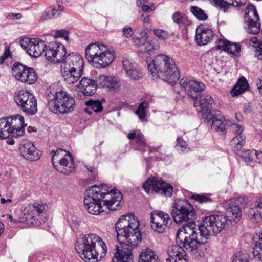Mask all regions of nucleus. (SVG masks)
I'll list each match as a JSON object with an SVG mask.
<instances>
[{"instance_id": "nucleus-37", "label": "nucleus", "mask_w": 262, "mask_h": 262, "mask_svg": "<svg viewBox=\"0 0 262 262\" xmlns=\"http://www.w3.org/2000/svg\"><path fill=\"white\" fill-rule=\"evenodd\" d=\"M190 11L199 20L204 21L207 20L208 18V15L202 9L198 6H191L190 8Z\"/></svg>"}, {"instance_id": "nucleus-6", "label": "nucleus", "mask_w": 262, "mask_h": 262, "mask_svg": "<svg viewBox=\"0 0 262 262\" xmlns=\"http://www.w3.org/2000/svg\"><path fill=\"white\" fill-rule=\"evenodd\" d=\"M46 59L55 63H62V67L83 71L84 61L82 57L76 53L67 55L64 45L57 42H51L46 52Z\"/></svg>"}, {"instance_id": "nucleus-3", "label": "nucleus", "mask_w": 262, "mask_h": 262, "mask_svg": "<svg viewBox=\"0 0 262 262\" xmlns=\"http://www.w3.org/2000/svg\"><path fill=\"white\" fill-rule=\"evenodd\" d=\"M176 241L177 245L170 246L167 249V262H187L186 253L195 258L201 257L207 249L200 245L195 231L186 225L178 230Z\"/></svg>"}, {"instance_id": "nucleus-39", "label": "nucleus", "mask_w": 262, "mask_h": 262, "mask_svg": "<svg viewBox=\"0 0 262 262\" xmlns=\"http://www.w3.org/2000/svg\"><path fill=\"white\" fill-rule=\"evenodd\" d=\"M203 117L205 118L206 120L209 122H211L214 120L224 118L221 111L217 110H210L206 115L203 116Z\"/></svg>"}, {"instance_id": "nucleus-35", "label": "nucleus", "mask_w": 262, "mask_h": 262, "mask_svg": "<svg viewBox=\"0 0 262 262\" xmlns=\"http://www.w3.org/2000/svg\"><path fill=\"white\" fill-rule=\"evenodd\" d=\"M252 254L254 259L262 261V230L259 235V239L253 248Z\"/></svg>"}, {"instance_id": "nucleus-31", "label": "nucleus", "mask_w": 262, "mask_h": 262, "mask_svg": "<svg viewBox=\"0 0 262 262\" xmlns=\"http://www.w3.org/2000/svg\"><path fill=\"white\" fill-rule=\"evenodd\" d=\"M9 119V123L14 132L18 129H21L24 131V126H26L24 123V118L20 114H16L10 117H7Z\"/></svg>"}, {"instance_id": "nucleus-2", "label": "nucleus", "mask_w": 262, "mask_h": 262, "mask_svg": "<svg viewBox=\"0 0 262 262\" xmlns=\"http://www.w3.org/2000/svg\"><path fill=\"white\" fill-rule=\"evenodd\" d=\"M84 205L88 212L98 215L118 210L123 204V195L120 191L109 190L106 185H94L86 190Z\"/></svg>"}, {"instance_id": "nucleus-10", "label": "nucleus", "mask_w": 262, "mask_h": 262, "mask_svg": "<svg viewBox=\"0 0 262 262\" xmlns=\"http://www.w3.org/2000/svg\"><path fill=\"white\" fill-rule=\"evenodd\" d=\"M196 215L195 210L191 204L187 200H176L171 207V216L177 224L188 222L185 226L191 223Z\"/></svg>"}, {"instance_id": "nucleus-22", "label": "nucleus", "mask_w": 262, "mask_h": 262, "mask_svg": "<svg viewBox=\"0 0 262 262\" xmlns=\"http://www.w3.org/2000/svg\"><path fill=\"white\" fill-rule=\"evenodd\" d=\"M61 73L64 81L69 84H72L79 80L82 76L83 71L62 67Z\"/></svg>"}, {"instance_id": "nucleus-17", "label": "nucleus", "mask_w": 262, "mask_h": 262, "mask_svg": "<svg viewBox=\"0 0 262 262\" xmlns=\"http://www.w3.org/2000/svg\"><path fill=\"white\" fill-rule=\"evenodd\" d=\"M58 163L53 164L54 168L64 174H69L74 171V159L71 154L68 152L58 161Z\"/></svg>"}, {"instance_id": "nucleus-16", "label": "nucleus", "mask_w": 262, "mask_h": 262, "mask_svg": "<svg viewBox=\"0 0 262 262\" xmlns=\"http://www.w3.org/2000/svg\"><path fill=\"white\" fill-rule=\"evenodd\" d=\"M20 151L23 157L30 161L38 160L41 151L37 149L34 144L29 141H23L20 147Z\"/></svg>"}, {"instance_id": "nucleus-41", "label": "nucleus", "mask_w": 262, "mask_h": 262, "mask_svg": "<svg viewBox=\"0 0 262 262\" xmlns=\"http://www.w3.org/2000/svg\"><path fill=\"white\" fill-rule=\"evenodd\" d=\"M242 159L245 162H251L255 159L256 150H247L246 151H242L239 154Z\"/></svg>"}, {"instance_id": "nucleus-12", "label": "nucleus", "mask_w": 262, "mask_h": 262, "mask_svg": "<svg viewBox=\"0 0 262 262\" xmlns=\"http://www.w3.org/2000/svg\"><path fill=\"white\" fill-rule=\"evenodd\" d=\"M12 72L16 79L27 84H32L37 79V73L33 68L18 62L13 64Z\"/></svg>"}, {"instance_id": "nucleus-63", "label": "nucleus", "mask_w": 262, "mask_h": 262, "mask_svg": "<svg viewBox=\"0 0 262 262\" xmlns=\"http://www.w3.org/2000/svg\"><path fill=\"white\" fill-rule=\"evenodd\" d=\"M255 204V207L258 209L257 211L262 214V197L257 199Z\"/></svg>"}, {"instance_id": "nucleus-5", "label": "nucleus", "mask_w": 262, "mask_h": 262, "mask_svg": "<svg viewBox=\"0 0 262 262\" xmlns=\"http://www.w3.org/2000/svg\"><path fill=\"white\" fill-rule=\"evenodd\" d=\"M227 224L226 217L222 214H212L203 218L202 223L198 226L195 223L187 225L195 231L200 245L207 248L206 245L209 237L220 233Z\"/></svg>"}, {"instance_id": "nucleus-33", "label": "nucleus", "mask_w": 262, "mask_h": 262, "mask_svg": "<svg viewBox=\"0 0 262 262\" xmlns=\"http://www.w3.org/2000/svg\"><path fill=\"white\" fill-rule=\"evenodd\" d=\"M85 105L89 107L84 108V112L89 115L92 114V111L90 110L94 111L95 112H101L103 110L102 103L98 100H89L85 102Z\"/></svg>"}, {"instance_id": "nucleus-19", "label": "nucleus", "mask_w": 262, "mask_h": 262, "mask_svg": "<svg viewBox=\"0 0 262 262\" xmlns=\"http://www.w3.org/2000/svg\"><path fill=\"white\" fill-rule=\"evenodd\" d=\"M214 33L212 29L205 25H200L196 30L195 40L199 46H204L210 42Z\"/></svg>"}, {"instance_id": "nucleus-9", "label": "nucleus", "mask_w": 262, "mask_h": 262, "mask_svg": "<svg viewBox=\"0 0 262 262\" xmlns=\"http://www.w3.org/2000/svg\"><path fill=\"white\" fill-rule=\"evenodd\" d=\"M46 94L48 105L52 111L66 114L73 110L75 100L66 92L62 90L56 91L50 88L47 90Z\"/></svg>"}, {"instance_id": "nucleus-30", "label": "nucleus", "mask_w": 262, "mask_h": 262, "mask_svg": "<svg viewBox=\"0 0 262 262\" xmlns=\"http://www.w3.org/2000/svg\"><path fill=\"white\" fill-rule=\"evenodd\" d=\"M139 262H159L158 258L152 250L146 248L143 249L139 256Z\"/></svg>"}, {"instance_id": "nucleus-59", "label": "nucleus", "mask_w": 262, "mask_h": 262, "mask_svg": "<svg viewBox=\"0 0 262 262\" xmlns=\"http://www.w3.org/2000/svg\"><path fill=\"white\" fill-rule=\"evenodd\" d=\"M133 29L131 27H124L122 29V35L125 38H128L133 34Z\"/></svg>"}, {"instance_id": "nucleus-36", "label": "nucleus", "mask_w": 262, "mask_h": 262, "mask_svg": "<svg viewBox=\"0 0 262 262\" xmlns=\"http://www.w3.org/2000/svg\"><path fill=\"white\" fill-rule=\"evenodd\" d=\"M211 122V128L216 131H220L223 135L226 133V121L225 118L214 120Z\"/></svg>"}, {"instance_id": "nucleus-13", "label": "nucleus", "mask_w": 262, "mask_h": 262, "mask_svg": "<svg viewBox=\"0 0 262 262\" xmlns=\"http://www.w3.org/2000/svg\"><path fill=\"white\" fill-rule=\"evenodd\" d=\"M144 190L148 193L150 191L163 195L171 196L172 194L173 188L170 184L164 181L158 180L155 177H149L143 186Z\"/></svg>"}, {"instance_id": "nucleus-32", "label": "nucleus", "mask_w": 262, "mask_h": 262, "mask_svg": "<svg viewBox=\"0 0 262 262\" xmlns=\"http://www.w3.org/2000/svg\"><path fill=\"white\" fill-rule=\"evenodd\" d=\"M61 12L62 8H60L59 9H57L56 6H50L45 11L43 14L40 17V20L41 21H45L58 17Z\"/></svg>"}, {"instance_id": "nucleus-48", "label": "nucleus", "mask_w": 262, "mask_h": 262, "mask_svg": "<svg viewBox=\"0 0 262 262\" xmlns=\"http://www.w3.org/2000/svg\"><path fill=\"white\" fill-rule=\"evenodd\" d=\"M32 38L28 37H24L19 41L20 46L26 51L27 53L30 46L32 45Z\"/></svg>"}, {"instance_id": "nucleus-43", "label": "nucleus", "mask_w": 262, "mask_h": 262, "mask_svg": "<svg viewBox=\"0 0 262 262\" xmlns=\"http://www.w3.org/2000/svg\"><path fill=\"white\" fill-rule=\"evenodd\" d=\"M241 50V46L237 43L229 42L227 48H226V52L232 54L234 55H237Z\"/></svg>"}, {"instance_id": "nucleus-62", "label": "nucleus", "mask_w": 262, "mask_h": 262, "mask_svg": "<svg viewBox=\"0 0 262 262\" xmlns=\"http://www.w3.org/2000/svg\"><path fill=\"white\" fill-rule=\"evenodd\" d=\"M11 56V54L10 51V48L9 47L6 46L5 48V51L4 54L1 57V62H2L5 59Z\"/></svg>"}, {"instance_id": "nucleus-21", "label": "nucleus", "mask_w": 262, "mask_h": 262, "mask_svg": "<svg viewBox=\"0 0 262 262\" xmlns=\"http://www.w3.org/2000/svg\"><path fill=\"white\" fill-rule=\"evenodd\" d=\"M49 44L46 46L44 41L38 38H32V45L30 46L27 51V53L30 56L37 58L41 55L42 53L45 52V56H46V52L47 50Z\"/></svg>"}, {"instance_id": "nucleus-24", "label": "nucleus", "mask_w": 262, "mask_h": 262, "mask_svg": "<svg viewBox=\"0 0 262 262\" xmlns=\"http://www.w3.org/2000/svg\"><path fill=\"white\" fill-rule=\"evenodd\" d=\"M78 86L82 90L85 96H91L94 94L97 89V82L85 77H82Z\"/></svg>"}, {"instance_id": "nucleus-11", "label": "nucleus", "mask_w": 262, "mask_h": 262, "mask_svg": "<svg viewBox=\"0 0 262 262\" xmlns=\"http://www.w3.org/2000/svg\"><path fill=\"white\" fill-rule=\"evenodd\" d=\"M13 99L18 107L26 115L33 116L37 112V102L33 94L27 90L16 91Z\"/></svg>"}, {"instance_id": "nucleus-53", "label": "nucleus", "mask_w": 262, "mask_h": 262, "mask_svg": "<svg viewBox=\"0 0 262 262\" xmlns=\"http://www.w3.org/2000/svg\"><path fill=\"white\" fill-rule=\"evenodd\" d=\"M45 206L39 203H35L33 205V212L35 215H39L41 213L43 212V211L45 209Z\"/></svg>"}, {"instance_id": "nucleus-38", "label": "nucleus", "mask_w": 262, "mask_h": 262, "mask_svg": "<svg viewBox=\"0 0 262 262\" xmlns=\"http://www.w3.org/2000/svg\"><path fill=\"white\" fill-rule=\"evenodd\" d=\"M148 106L149 103L148 102L143 101L139 104L137 110L135 111V114L142 121L145 120L146 110L148 108Z\"/></svg>"}, {"instance_id": "nucleus-18", "label": "nucleus", "mask_w": 262, "mask_h": 262, "mask_svg": "<svg viewBox=\"0 0 262 262\" xmlns=\"http://www.w3.org/2000/svg\"><path fill=\"white\" fill-rule=\"evenodd\" d=\"M24 133L25 131L21 129L14 132L7 118L0 119V139H7L10 137L17 138L23 136Z\"/></svg>"}, {"instance_id": "nucleus-28", "label": "nucleus", "mask_w": 262, "mask_h": 262, "mask_svg": "<svg viewBox=\"0 0 262 262\" xmlns=\"http://www.w3.org/2000/svg\"><path fill=\"white\" fill-rule=\"evenodd\" d=\"M151 221L164 223L167 227H169L172 221L169 214L162 211L156 210L151 213Z\"/></svg>"}, {"instance_id": "nucleus-1", "label": "nucleus", "mask_w": 262, "mask_h": 262, "mask_svg": "<svg viewBox=\"0 0 262 262\" xmlns=\"http://www.w3.org/2000/svg\"><path fill=\"white\" fill-rule=\"evenodd\" d=\"M139 225V220L134 213L123 215L119 219L115 225L117 239L120 245L128 246L127 251L117 247L112 262H133L132 249L136 248L142 239Z\"/></svg>"}, {"instance_id": "nucleus-8", "label": "nucleus", "mask_w": 262, "mask_h": 262, "mask_svg": "<svg viewBox=\"0 0 262 262\" xmlns=\"http://www.w3.org/2000/svg\"><path fill=\"white\" fill-rule=\"evenodd\" d=\"M88 61L96 68H105L114 60L115 54L112 50L103 45L96 42L89 44L85 51Z\"/></svg>"}, {"instance_id": "nucleus-51", "label": "nucleus", "mask_w": 262, "mask_h": 262, "mask_svg": "<svg viewBox=\"0 0 262 262\" xmlns=\"http://www.w3.org/2000/svg\"><path fill=\"white\" fill-rule=\"evenodd\" d=\"M153 32L160 39L164 40L168 38V33L165 30L157 29H154Z\"/></svg>"}, {"instance_id": "nucleus-54", "label": "nucleus", "mask_w": 262, "mask_h": 262, "mask_svg": "<svg viewBox=\"0 0 262 262\" xmlns=\"http://www.w3.org/2000/svg\"><path fill=\"white\" fill-rule=\"evenodd\" d=\"M136 143L138 146L142 148H144L147 146L145 142L144 136L141 134L137 135Z\"/></svg>"}, {"instance_id": "nucleus-58", "label": "nucleus", "mask_w": 262, "mask_h": 262, "mask_svg": "<svg viewBox=\"0 0 262 262\" xmlns=\"http://www.w3.org/2000/svg\"><path fill=\"white\" fill-rule=\"evenodd\" d=\"M225 3L228 4L231 6L234 7H241L244 5V4L241 1L237 0H224Z\"/></svg>"}, {"instance_id": "nucleus-20", "label": "nucleus", "mask_w": 262, "mask_h": 262, "mask_svg": "<svg viewBox=\"0 0 262 262\" xmlns=\"http://www.w3.org/2000/svg\"><path fill=\"white\" fill-rule=\"evenodd\" d=\"M231 128L233 132L237 135L233 138L230 142V145L234 151H239L245 144V136L242 134L243 127L239 124L233 123L231 125Z\"/></svg>"}, {"instance_id": "nucleus-47", "label": "nucleus", "mask_w": 262, "mask_h": 262, "mask_svg": "<svg viewBox=\"0 0 262 262\" xmlns=\"http://www.w3.org/2000/svg\"><path fill=\"white\" fill-rule=\"evenodd\" d=\"M248 217L252 220L259 222L262 219V214L257 211L256 212L255 209L251 208L248 213Z\"/></svg>"}, {"instance_id": "nucleus-49", "label": "nucleus", "mask_w": 262, "mask_h": 262, "mask_svg": "<svg viewBox=\"0 0 262 262\" xmlns=\"http://www.w3.org/2000/svg\"><path fill=\"white\" fill-rule=\"evenodd\" d=\"M177 141L176 147L178 150L183 152L187 149V144L182 138L178 137Z\"/></svg>"}, {"instance_id": "nucleus-15", "label": "nucleus", "mask_w": 262, "mask_h": 262, "mask_svg": "<svg viewBox=\"0 0 262 262\" xmlns=\"http://www.w3.org/2000/svg\"><path fill=\"white\" fill-rule=\"evenodd\" d=\"M244 20L247 23V32L251 34H257L260 32V24L257 11L252 4H249L246 10Z\"/></svg>"}, {"instance_id": "nucleus-23", "label": "nucleus", "mask_w": 262, "mask_h": 262, "mask_svg": "<svg viewBox=\"0 0 262 262\" xmlns=\"http://www.w3.org/2000/svg\"><path fill=\"white\" fill-rule=\"evenodd\" d=\"M193 105L194 107H200V110H198V112L202 114V116H205L208 112L211 110L213 99L210 95L203 96L200 98L198 102L197 99L194 100Z\"/></svg>"}, {"instance_id": "nucleus-40", "label": "nucleus", "mask_w": 262, "mask_h": 262, "mask_svg": "<svg viewBox=\"0 0 262 262\" xmlns=\"http://www.w3.org/2000/svg\"><path fill=\"white\" fill-rule=\"evenodd\" d=\"M211 194H194L190 196V199L195 200L200 204L209 203L212 202V199L210 198Z\"/></svg>"}, {"instance_id": "nucleus-7", "label": "nucleus", "mask_w": 262, "mask_h": 262, "mask_svg": "<svg viewBox=\"0 0 262 262\" xmlns=\"http://www.w3.org/2000/svg\"><path fill=\"white\" fill-rule=\"evenodd\" d=\"M148 70L153 76L173 85L180 78L179 71L173 61L165 55L159 54L154 60H146Z\"/></svg>"}, {"instance_id": "nucleus-61", "label": "nucleus", "mask_w": 262, "mask_h": 262, "mask_svg": "<svg viewBox=\"0 0 262 262\" xmlns=\"http://www.w3.org/2000/svg\"><path fill=\"white\" fill-rule=\"evenodd\" d=\"M6 17L12 20H19L22 17V15L20 13H9L7 14Z\"/></svg>"}, {"instance_id": "nucleus-27", "label": "nucleus", "mask_w": 262, "mask_h": 262, "mask_svg": "<svg viewBox=\"0 0 262 262\" xmlns=\"http://www.w3.org/2000/svg\"><path fill=\"white\" fill-rule=\"evenodd\" d=\"M204 89L205 85L203 83L194 80L189 81L187 95L193 100L198 99V93L203 91Z\"/></svg>"}, {"instance_id": "nucleus-64", "label": "nucleus", "mask_w": 262, "mask_h": 262, "mask_svg": "<svg viewBox=\"0 0 262 262\" xmlns=\"http://www.w3.org/2000/svg\"><path fill=\"white\" fill-rule=\"evenodd\" d=\"M255 161L259 163H262V152H257L256 150Z\"/></svg>"}, {"instance_id": "nucleus-44", "label": "nucleus", "mask_w": 262, "mask_h": 262, "mask_svg": "<svg viewBox=\"0 0 262 262\" xmlns=\"http://www.w3.org/2000/svg\"><path fill=\"white\" fill-rule=\"evenodd\" d=\"M151 227L156 232L163 233L167 226L164 223L150 221Z\"/></svg>"}, {"instance_id": "nucleus-34", "label": "nucleus", "mask_w": 262, "mask_h": 262, "mask_svg": "<svg viewBox=\"0 0 262 262\" xmlns=\"http://www.w3.org/2000/svg\"><path fill=\"white\" fill-rule=\"evenodd\" d=\"M172 19L174 23L180 26L182 25L186 26L190 24L188 17L179 11H176L173 13Z\"/></svg>"}, {"instance_id": "nucleus-57", "label": "nucleus", "mask_w": 262, "mask_h": 262, "mask_svg": "<svg viewBox=\"0 0 262 262\" xmlns=\"http://www.w3.org/2000/svg\"><path fill=\"white\" fill-rule=\"evenodd\" d=\"M189 81L187 78H182L180 81V85L182 91L187 92L189 88Z\"/></svg>"}, {"instance_id": "nucleus-45", "label": "nucleus", "mask_w": 262, "mask_h": 262, "mask_svg": "<svg viewBox=\"0 0 262 262\" xmlns=\"http://www.w3.org/2000/svg\"><path fill=\"white\" fill-rule=\"evenodd\" d=\"M158 159L164 161L166 164L171 163L173 157L171 154L159 152L156 156Z\"/></svg>"}, {"instance_id": "nucleus-56", "label": "nucleus", "mask_w": 262, "mask_h": 262, "mask_svg": "<svg viewBox=\"0 0 262 262\" xmlns=\"http://www.w3.org/2000/svg\"><path fill=\"white\" fill-rule=\"evenodd\" d=\"M84 166V167L86 169V170L89 172H91L93 178L95 179L97 175V168L94 167V166H91L90 165L85 164Z\"/></svg>"}, {"instance_id": "nucleus-50", "label": "nucleus", "mask_w": 262, "mask_h": 262, "mask_svg": "<svg viewBox=\"0 0 262 262\" xmlns=\"http://www.w3.org/2000/svg\"><path fill=\"white\" fill-rule=\"evenodd\" d=\"M229 42L226 39H219L216 41V47L217 49L226 51Z\"/></svg>"}, {"instance_id": "nucleus-52", "label": "nucleus", "mask_w": 262, "mask_h": 262, "mask_svg": "<svg viewBox=\"0 0 262 262\" xmlns=\"http://www.w3.org/2000/svg\"><path fill=\"white\" fill-rule=\"evenodd\" d=\"M69 32L66 30H56L55 37L63 38L66 41L69 40Z\"/></svg>"}, {"instance_id": "nucleus-55", "label": "nucleus", "mask_w": 262, "mask_h": 262, "mask_svg": "<svg viewBox=\"0 0 262 262\" xmlns=\"http://www.w3.org/2000/svg\"><path fill=\"white\" fill-rule=\"evenodd\" d=\"M63 150L61 148L57 149L56 151L53 150L52 152L53 153L52 157V164H54L56 163V161H59V155L61 152H62Z\"/></svg>"}, {"instance_id": "nucleus-25", "label": "nucleus", "mask_w": 262, "mask_h": 262, "mask_svg": "<svg viewBox=\"0 0 262 262\" xmlns=\"http://www.w3.org/2000/svg\"><path fill=\"white\" fill-rule=\"evenodd\" d=\"M96 82L99 87H106L113 91L117 89L119 86L116 78L113 76L99 75L97 78Z\"/></svg>"}, {"instance_id": "nucleus-26", "label": "nucleus", "mask_w": 262, "mask_h": 262, "mask_svg": "<svg viewBox=\"0 0 262 262\" xmlns=\"http://www.w3.org/2000/svg\"><path fill=\"white\" fill-rule=\"evenodd\" d=\"M122 66L126 74L131 79L138 80L142 77V73L128 59H124Z\"/></svg>"}, {"instance_id": "nucleus-46", "label": "nucleus", "mask_w": 262, "mask_h": 262, "mask_svg": "<svg viewBox=\"0 0 262 262\" xmlns=\"http://www.w3.org/2000/svg\"><path fill=\"white\" fill-rule=\"evenodd\" d=\"M249 256L247 254L238 252L234 254L233 257L232 262H247Z\"/></svg>"}, {"instance_id": "nucleus-42", "label": "nucleus", "mask_w": 262, "mask_h": 262, "mask_svg": "<svg viewBox=\"0 0 262 262\" xmlns=\"http://www.w3.org/2000/svg\"><path fill=\"white\" fill-rule=\"evenodd\" d=\"M210 3L217 7L221 11L227 12L230 8V5L225 3L224 0H210Z\"/></svg>"}, {"instance_id": "nucleus-4", "label": "nucleus", "mask_w": 262, "mask_h": 262, "mask_svg": "<svg viewBox=\"0 0 262 262\" xmlns=\"http://www.w3.org/2000/svg\"><path fill=\"white\" fill-rule=\"evenodd\" d=\"M75 249L85 262H97L106 256L107 251L105 243L93 233L83 235L75 245Z\"/></svg>"}, {"instance_id": "nucleus-60", "label": "nucleus", "mask_w": 262, "mask_h": 262, "mask_svg": "<svg viewBox=\"0 0 262 262\" xmlns=\"http://www.w3.org/2000/svg\"><path fill=\"white\" fill-rule=\"evenodd\" d=\"M147 37H143L142 38H134L133 42L137 46H140L145 44Z\"/></svg>"}, {"instance_id": "nucleus-29", "label": "nucleus", "mask_w": 262, "mask_h": 262, "mask_svg": "<svg viewBox=\"0 0 262 262\" xmlns=\"http://www.w3.org/2000/svg\"><path fill=\"white\" fill-rule=\"evenodd\" d=\"M249 88V84L244 77H242L239 78L237 83L234 85L231 91V94L232 96H238Z\"/></svg>"}, {"instance_id": "nucleus-14", "label": "nucleus", "mask_w": 262, "mask_h": 262, "mask_svg": "<svg viewBox=\"0 0 262 262\" xmlns=\"http://www.w3.org/2000/svg\"><path fill=\"white\" fill-rule=\"evenodd\" d=\"M248 202L246 196H239L229 201L226 204V211L231 222L236 223L242 216V208Z\"/></svg>"}]
</instances>
